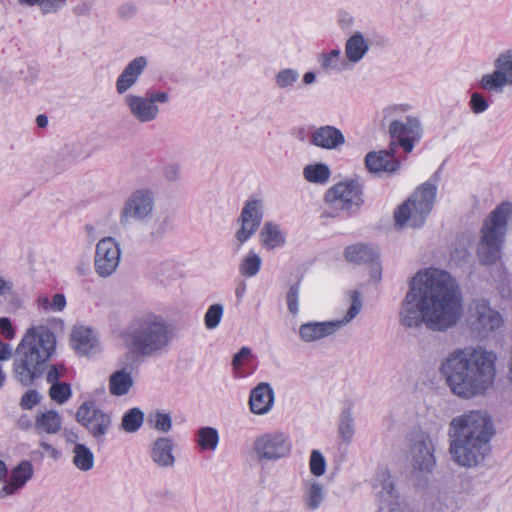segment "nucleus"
<instances>
[{
	"label": "nucleus",
	"instance_id": "f704fd0d",
	"mask_svg": "<svg viewBox=\"0 0 512 512\" xmlns=\"http://www.w3.org/2000/svg\"><path fill=\"white\" fill-rule=\"evenodd\" d=\"M73 464L81 471H89L94 466V454L84 444H76L73 448Z\"/></svg>",
	"mask_w": 512,
	"mask_h": 512
},
{
	"label": "nucleus",
	"instance_id": "4468645a",
	"mask_svg": "<svg viewBox=\"0 0 512 512\" xmlns=\"http://www.w3.org/2000/svg\"><path fill=\"white\" fill-rule=\"evenodd\" d=\"M388 133L393 139L390 146H400L405 152L410 153L414 148V142L421 139L423 131L418 117L407 116L405 122L392 120Z\"/></svg>",
	"mask_w": 512,
	"mask_h": 512
},
{
	"label": "nucleus",
	"instance_id": "052dcab7",
	"mask_svg": "<svg viewBox=\"0 0 512 512\" xmlns=\"http://www.w3.org/2000/svg\"><path fill=\"white\" fill-rule=\"evenodd\" d=\"M91 4H92L91 1H84L80 4H78L73 9L74 14L77 16L86 15L88 13V11L90 10Z\"/></svg>",
	"mask_w": 512,
	"mask_h": 512
},
{
	"label": "nucleus",
	"instance_id": "37998d69",
	"mask_svg": "<svg viewBox=\"0 0 512 512\" xmlns=\"http://www.w3.org/2000/svg\"><path fill=\"white\" fill-rule=\"evenodd\" d=\"M72 395L71 387L68 383H53L49 388V396L56 403L62 405L66 403Z\"/></svg>",
	"mask_w": 512,
	"mask_h": 512
},
{
	"label": "nucleus",
	"instance_id": "72a5a7b5",
	"mask_svg": "<svg viewBox=\"0 0 512 512\" xmlns=\"http://www.w3.org/2000/svg\"><path fill=\"white\" fill-rule=\"evenodd\" d=\"M330 175V168L324 163L310 164L303 169V176L310 183L324 184Z\"/></svg>",
	"mask_w": 512,
	"mask_h": 512
},
{
	"label": "nucleus",
	"instance_id": "20e7f679",
	"mask_svg": "<svg viewBox=\"0 0 512 512\" xmlns=\"http://www.w3.org/2000/svg\"><path fill=\"white\" fill-rule=\"evenodd\" d=\"M56 348V337L46 326L30 327L14 352L13 377L24 387L42 377ZM13 356L11 345L0 342V361Z\"/></svg>",
	"mask_w": 512,
	"mask_h": 512
},
{
	"label": "nucleus",
	"instance_id": "a211bd4d",
	"mask_svg": "<svg viewBox=\"0 0 512 512\" xmlns=\"http://www.w3.org/2000/svg\"><path fill=\"white\" fill-rule=\"evenodd\" d=\"M121 250L118 242L113 237H104L96 245L94 266L96 273L107 278L111 276L119 266Z\"/></svg>",
	"mask_w": 512,
	"mask_h": 512
},
{
	"label": "nucleus",
	"instance_id": "58836bf2",
	"mask_svg": "<svg viewBox=\"0 0 512 512\" xmlns=\"http://www.w3.org/2000/svg\"><path fill=\"white\" fill-rule=\"evenodd\" d=\"M261 264V257L254 251H250L241 261L239 271L245 277H253L260 271Z\"/></svg>",
	"mask_w": 512,
	"mask_h": 512
},
{
	"label": "nucleus",
	"instance_id": "412c9836",
	"mask_svg": "<svg viewBox=\"0 0 512 512\" xmlns=\"http://www.w3.org/2000/svg\"><path fill=\"white\" fill-rule=\"evenodd\" d=\"M71 345L81 356H91L100 351L99 339L89 327H75L71 333Z\"/></svg>",
	"mask_w": 512,
	"mask_h": 512
},
{
	"label": "nucleus",
	"instance_id": "7c9ffc66",
	"mask_svg": "<svg viewBox=\"0 0 512 512\" xmlns=\"http://www.w3.org/2000/svg\"><path fill=\"white\" fill-rule=\"evenodd\" d=\"M259 237L262 246L268 250L281 247L285 243L284 234L279 229V226L272 222H266L264 224L260 231Z\"/></svg>",
	"mask_w": 512,
	"mask_h": 512
},
{
	"label": "nucleus",
	"instance_id": "bf43d9fd",
	"mask_svg": "<svg viewBox=\"0 0 512 512\" xmlns=\"http://www.w3.org/2000/svg\"><path fill=\"white\" fill-rule=\"evenodd\" d=\"M39 446L44 451H46L52 459H54V460L59 459L60 452L57 449H55L54 447H52V445H50L46 441H40Z\"/></svg>",
	"mask_w": 512,
	"mask_h": 512
},
{
	"label": "nucleus",
	"instance_id": "c9c22d12",
	"mask_svg": "<svg viewBox=\"0 0 512 512\" xmlns=\"http://www.w3.org/2000/svg\"><path fill=\"white\" fill-rule=\"evenodd\" d=\"M195 441L201 450L214 451L219 443L218 431L213 427H201L197 430Z\"/></svg>",
	"mask_w": 512,
	"mask_h": 512
},
{
	"label": "nucleus",
	"instance_id": "bb28decb",
	"mask_svg": "<svg viewBox=\"0 0 512 512\" xmlns=\"http://www.w3.org/2000/svg\"><path fill=\"white\" fill-rule=\"evenodd\" d=\"M499 56L494 61L495 70L490 74H485L480 80V86L484 90L502 93L506 85H509L508 75L505 72Z\"/></svg>",
	"mask_w": 512,
	"mask_h": 512
},
{
	"label": "nucleus",
	"instance_id": "cd10ccee",
	"mask_svg": "<svg viewBox=\"0 0 512 512\" xmlns=\"http://www.w3.org/2000/svg\"><path fill=\"white\" fill-rule=\"evenodd\" d=\"M371 483L377 496L384 501L390 502L397 497L394 489V483L388 469L379 468L375 476L372 478Z\"/></svg>",
	"mask_w": 512,
	"mask_h": 512
},
{
	"label": "nucleus",
	"instance_id": "9b49d317",
	"mask_svg": "<svg viewBox=\"0 0 512 512\" xmlns=\"http://www.w3.org/2000/svg\"><path fill=\"white\" fill-rule=\"evenodd\" d=\"M156 193L150 188H139L125 200L119 215L121 225L128 226L135 222L147 223L153 215Z\"/></svg>",
	"mask_w": 512,
	"mask_h": 512
},
{
	"label": "nucleus",
	"instance_id": "864d4df0",
	"mask_svg": "<svg viewBox=\"0 0 512 512\" xmlns=\"http://www.w3.org/2000/svg\"><path fill=\"white\" fill-rule=\"evenodd\" d=\"M502 64H504L505 72L508 75L509 85H512V49L506 50L498 55Z\"/></svg>",
	"mask_w": 512,
	"mask_h": 512
},
{
	"label": "nucleus",
	"instance_id": "8fccbe9b",
	"mask_svg": "<svg viewBox=\"0 0 512 512\" xmlns=\"http://www.w3.org/2000/svg\"><path fill=\"white\" fill-rule=\"evenodd\" d=\"M470 105L471 110L476 114L482 113L488 108L487 100L477 92L471 95Z\"/></svg>",
	"mask_w": 512,
	"mask_h": 512
},
{
	"label": "nucleus",
	"instance_id": "39448f33",
	"mask_svg": "<svg viewBox=\"0 0 512 512\" xmlns=\"http://www.w3.org/2000/svg\"><path fill=\"white\" fill-rule=\"evenodd\" d=\"M147 65L145 56L134 58L125 66L115 83L117 93L125 95L123 103L130 115L142 124L155 121L160 115L158 104H167L170 101L169 93L163 90L148 89L143 95L127 93L136 85Z\"/></svg>",
	"mask_w": 512,
	"mask_h": 512
},
{
	"label": "nucleus",
	"instance_id": "f257e3e1",
	"mask_svg": "<svg viewBox=\"0 0 512 512\" xmlns=\"http://www.w3.org/2000/svg\"><path fill=\"white\" fill-rule=\"evenodd\" d=\"M463 313L462 293L451 275L438 269L419 271L412 278L400 304L398 320L405 329L420 328L445 332Z\"/></svg>",
	"mask_w": 512,
	"mask_h": 512
},
{
	"label": "nucleus",
	"instance_id": "6e6d98bb",
	"mask_svg": "<svg viewBox=\"0 0 512 512\" xmlns=\"http://www.w3.org/2000/svg\"><path fill=\"white\" fill-rule=\"evenodd\" d=\"M66 306V298L63 294H55L51 301V310L54 312L62 311Z\"/></svg>",
	"mask_w": 512,
	"mask_h": 512
},
{
	"label": "nucleus",
	"instance_id": "5701e85b",
	"mask_svg": "<svg viewBox=\"0 0 512 512\" xmlns=\"http://www.w3.org/2000/svg\"><path fill=\"white\" fill-rule=\"evenodd\" d=\"M345 143V136L340 129L332 125L316 128L310 136V144L326 150H336Z\"/></svg>",
	"mask_w": 512,
	"mask_h": 512
},
{
	"label": "nucleus",
	"instance_id": "f8f14e48",
	"mask_svg": "<svg viewBox=\"0 0 512 512\" xmlns=\"http://www.w3.org/2000/svg\"><path fill=\"white\" fill-rule=\"evenodd\" d=\"M441 427L436 428L435 434H431L421 428L413 430L409 435V453L414 469L431 473L436 465L435 441Z\"/></svg>",
	"mask_w": 512,
	"mask_h": 512
},
{
	"label": "nucleus",
	"instance_id": "e433bc0d",
	"mask_svg": "<svg viewBox=\"0 0 512 512\" xmlns=\"http://www.w3.org/2000/svg\"><path fill=\"white\" fill-rule=\"evenodd\" d=\"M354 419L351 409L345 408L340 415L338 424V434L342 442L349 444L354 436Z\"/></svg>",
	"mask_w": 512,
	"mask_h": 512
},
{
	"label": "nucleus",
	"instance_id": "0eeeda50",
	"mask_svg": "<svg viewBox=\"0 0 512 512\" xmlns=\"http://www.w3.org/2000/svg\"><path fill=\"white\" fill-rule=\"evenodd\" d=\"M511 208V204H502L485 219L477 245V256L482 265H492L500 260Z\"/></svg>",
	"mask_w": 512,
	"mask_h": 512
},
{
	"label": "nucleus",
	"instance_id": "dca6fc26",
	"mask_svg": "<svg viewBox=\"0 0 512 512\" xmlns=\"http://www.w3.org/2000/svg\"><path fill=\"white\" fill-rule=\"evenodd\" d=\"M263 202L258 199L249 200L244 204L237 219L239 229L235 232L237 249L247 242L259 229L263 219Z\"/></svg>",
	"mask_w": 512,
	"mask_h": 512
},
{
	"label": "nucleus",
	"instance_id": "7ed1b4c3",
	"mask_svg": "<svg viewBox=\"0 0 512 512\" xmlns=\"http://www.w3.org/2000/svg\"><path fill=\"white\" fill-rule=\"evenodd\" d=\"M494 424L486 411L471 410L449 423V454L459 466L474 468L484 462L491 450Z\"/></svg>",
	"mask_w": 512,
	"mask_h": 512
},
{
	"label": "nucleus",
	"instance_id": "f03ea898",
	"mask_svg": "<svg viewBox=\"0 0 512 512\" xmlns=\"http://www.w3.org/2000/svg\"><path fill=\"white\" fill-rule=\"evenodd\" d=\"M493 352L483 349H460L450 353L441 364V374L450 391L462 398L473 399L485 394L495 379Z\"/></svg>",
	"mask_w": 512,
	"mask_h": 512
},
{
	"label": "nucleus",
	"instance_id": "13d9d810",
	"mask_svg": "<svg viewBox=\"0 0 512 512\" xmlns=\"http://www.w3.org/2000/svg\"><path fill=\"white\" fill-rule=\"evenodd\" d=\"M13 290V282L10 279H6L0 276V296H5L11 293Z\"/></svg>",
	"mask_w": 512,
	"mask_h": 512
},
{
	"label": "nucleus",
	"instance_id": "774afa93",
	"mask_svg": "<svg viewBox=\"0 0 512 512\" xmlns=\"http://www.w3.org/2000/svg\"><path fill=\"white\" fill-rule=\"evenodd\" d=\"M36 124L40 128H45L48 125V118L45 115L40 114L36 117Z\"/></svg>",
	"mask_w": 512,
	"mask_h": 512
},
{
	"label": "nucleus",
	"instance_id": "473e14b6",
	"mask_svg": "<svg viewBox=\"0 0 512 512\" xmlns=\"http://www.w3.org/2000/svg\"><path fill=\"white\" fill-rule=\"evenodd\" d=\"M145 240L148 243H158L163 240L165 235L169 230L170 220L169 217H158L154 221L150 222V220L145 223Z\"/></svg>",
	"mask_w": 512,
	"mask_h": 512
},
{
	"label": "nucleus",
	"instance_id": "de8ad7c7",
	"mask_svg": "<svg viewBox=\"0 0 512 512\" xmlns=\"http://www.w3.org/2000/svg\"><path fill=\"white\" fill-rule=\"evenodd\" d=\"M300 292V283L293 284L287 292V306L291 314L296 315L299 312L298 297Z\"/></svg>",
	"mask_w": 512,
	"mask_h": 512
},
{
	"label": "nucleus",
	"instance_id": "ddd939ff",
	"mask_svg": "<svg viewBox=\"0 0 512 512\" xmlns=\"http://www.w3.org/2000/svg\"><path fill=\"white\" fill-rule=\"evenodd\" d=\"M76 420L101 446L105 442V435L112 427L111 415L101 410L94 402H84L77 410Z\"/></svg>",
	"mask_w": 512,
	"mask_h": 512
},
{
	"label": "nucleus",
	"instance_id": "e2e57ef3",
	"mask_svg": "<svg viewBox=\"0 0 512 512\" xmlns=\"http://www.w3.org/2000/svg\"><path fill=\"white\" fill-rule=\"evenodd\" d=\"M63 435L68 443H73L75 445L78 444L77 441L79 440V436L73 430L65 429Z\"/></svg>",
	"mask_w": 512,
	"mask_h": 512
},
{
	"label": "nucleus",
	"instance_id": "4be33fe9",
	"mask_svg": "<svg viewBox=\"0 0 512 512\" xmlns=\"http://www.w3.org/2000/svg\"><path fill=\"white\" fill-rule=\"evenodd\" d=\"M274 401V390L267 382H260L250 391L249 408L253 414H267L272 409Z\"/></svg>",
	"mask_w": 512,
	"mask_h": 512
},
{
	"label": "nucleus",
	"instance_id": "ea45409f",
	"mask_svg": "<svg viewBox=\"0 0 512 512\" xmlns=\"http://www.w3.org/2000/svg\"><path fill=\"white\" fill-rule=\"evenodd\" d=\"M67 0H18L22 5L37 6L43 15L57 13Z\"/></svg>",
	"mask_w": 512,
	"mask_h": 512
},
{
	"label": "nucleus",
	"instance_id": "1a4fd4ad",
	"mask_svg": "<svg viewBox=\"0 0 512 512\" xmlns=\"http://www.w3.org/2000/svg\"><path fill=\"white\" fill-rule=\"evenodd\" d=\"M363 303L358 291L351 295V306L346 315L340 320L334 321H310L300 325L299 338L304 343H313L335 334L342 327L350 323L362 310Z\"/></svg>",
	"mask_w": 512,
	"mask_h": 512
},
{
	"label": "nucleus",
	"instance_id": "6e6552de",
	"mask_svg": "<svg viewBox=\"0 0 512 512\" xmlns=\"http://www.w3.org/2000/svg\"><path fill=\"white\" fill-rule=\"evenodd\" d=\"M436 191V186L431 183L420 186L394 212L395 225L399 228L404 226L421 227L433 208Z\"/></svg>",
	"mask_w": 512,
	"mask_h": 512
},
{
	"label": "nucleus",
	"instance_id": "2f4dec72",
	"mask_svg": "<svg viewBox=\"0 0 512 512\" xmlns=\"http://www.w3.org/2000/svg\"><path fill=\"white\" fill-rule=\"evenodd\" d=\"M133 384V377L126 369L117 370L109 377V390L114 396L126 395Z\"/></svg>",
	"mask_w": 512,
	"mask_h": 512
},
{
	"label": "nucleus",
	"instance_id": "b1692460",
	"mask_svg": "<svg viewBox=\"0 0 512 512\" xmlns=\"http://www.w3.org/2000/svg\"><path fill=\"white\" fill-rule=\"evenodd\" d=\"M33 474L32 463L28 460L21 461L12 469L9 481L0 489V498L15 494L33 477Z\"/></svg>",
	"mask_w": 512,
	"mask_h": 512
},
{
	"label": "nucleus",
	"instance_id": "aec40b11",
	"mask_svg": "<svg viewBox=\"0 0 512 512\" xmlns=\"http://www.w3.org/2000/svg\"><path fill=\"white\" fill-rule=\"evenodd\" d=\"M345 257L349 262L356 264L369 263L371 266V277L379 280L381 267L378 262V253L369 245L355 244L346 248Z\"/></svg>",
	"mask_w": 512,
	"mask_h": 512
},
{
	"label": "nucleus",
	"instance_id": "5fc2aeb1",
	"mask_svg": "<svg viewBox=\"0 0 512 512\" xmlns=\"http://www.w3.org/2000/svg\"><path fill=\"white\" fill-rule=\"evenodd\" d=\"M0 331L3 336L7 339H13L15 336V330L12 327L11 321L9 318L2 317L0 318Z\"/></svg>",
	"mask_w": 512,
	"mask_h": 512
},
{
	"label": "nucleus",
	"instance_id": "49530a36",
	"mask_svg": "<svg viewBox=\"0 0 512 512\" xmlns=\"http://www.w3.org/2000/svg\"><path fill=\"white\" fill-rule=\"evenodd\" d=\"M309 467L311 473L316 476H322L326 471V460L319 450H313L310 455Z\"/></svg>",
	"mask_w": 512,
	"mask_h": 512
},
{
	"label": "nucleus",
	"instance_id": "680f3d73",
	"mask_svg": "<svg viewBox=\"0 0 512 512\" xmlns=\"http://www.w3.org/2000/svg\"><path fill=\"white\" fill-rule=\"evenodd\" d=\"M17 426L21 430H28L32 426V421L28 415H21L17 420Z\"/></svg>",
	"mask_w": 512,
	"mask_h": 512
},
{
	"label": "nucleus",
	"instance_id": "2eb2a0df",
	"mask_svg": "<svg viewBox=\"0 0 512 512\" xmlns=\"http://www.w3.org/2000/svg\"><path fill=\"white\" fill-rule=\"evenodd\" d=\"M254 451L260 460L277 461L291 452L289 438L281 432H269L257 437Z\"/></svg>",
	"mask_w": 512,
	"mask_h": 512
},
{
	"label": "nucleus",
	"instance_id": "09e8293b",
	"mask_svg": "<svg viewBox=\"0 0 512 512\" xmlns=\"http://www.w3.org/2000/svg\"><path fill=\"white\" fill-rule=\"evenodd\" d=\"M42 396L37 390H28L20 399V407L24 410H30L40 403Z\"/></svg>",
	"mask_w": 512,
	"mask_h": 512
},
{
	"label": "nucleus",
	"instance_id": "4d7b16f0",
	"mask_svg": "<svg viewBox=\"0 0 512 512\" xmlns=\"http://www.w3.org/2000/svg\"><path fill=\"white\" fill-rule=\"evenodd\" d=\"M60 377L61 375L57 367L54 365L50 366V369L47 371L46 375L47 382L50 383L51 385H53V383H60Z\"/></svg>",
	"mask_w": 512,
	"mask_h": 512
},
{
	"label": "nucleus",
	"instance_id": "a19ab883",
	"mask_svg": "<svg viewBox=\"0 0 512 512\" xmlns=\"http://www.w3.org/2000/svg\"><path fill=\"white\" fill-rule=\"evenodd\" d=\"M144 413L139 408L128 410L123 418L121 426L128 433L136 432L143 424Z\"/></svg>",
	"mask_w": 512,
	"mask_h": 512
},
{
	"label": "nucleus",
	"instance_id": "c03bdc74",
	"mask_svg": "<svg viewBox=\"0 0 512 512\" xmlns=\"http://www.w3.org/2000/svg\"><path fill=\"white\" fill-rule=\"evenodd\" d=\"M150 424L158 431L167 433L172 428V419L170 414L155 411L149 415Z\"/></svg>",
	"mask_w": 512,
	"mask_h": 512
},
{
	"label": "nucleus",
	"instance_id": "423d86ee",
	"mask_svg": "<svg viewBox=\"0 0 512 512\" xmlns=\"http://www.w3.org/2000/svg\"><path fill=\"white\" fill-rule=\"evenodd\" d=\"M174 338L173 326L162 316L153 313L133 318L123 332L126 347L142 358L166 353Z\"/></svg>",
	"mask_w": 512,
	"mask_h": 512
},
{
	"label": "nucleus",
	"instance_id": "69168bd1",
	"mask_svg": "<svg viewBox=\"0 0 512 512\" xmlns=\"http://www.w3.org/2000/svg\"><path fill=\"white\" fill-rule=\"evenodd\" d=\"M38 307L44 311L51 310V301L47 297H39L37 300Z\"/></svg>",
	"mask_w": 512,
	"mask_h": 512
},
{
	"label": "nucleus",
	"instance_id": "3c124183",
	"mask_svg": "<svg viewBox=\"0 0 512 512\" xmlns=\"http://www.w3.org/2000/svg\"><path fill=\"white\" fill-rule=\"evenodd\" d=\"M251 356V350L248 347H242L233 357L232 366L234 370L239 371L244 361Z\"/></svg>",
	"mask_w": 512,
	"mask_h": 512
},
{
	"label": "nucleus",
	"instance_id": "f3484780",
	"mask_svg": "<svg viewBox=\"0 0 512 512\" xmlns=\"http://www.w3.org/2000/svg\"><path fill=\"white\" fill-rule=\"evenodd\" d=\"M468 323L478 333L497 330L502 325L501 314L486 299H476L469 308Z\"/></svg>",
	"mask_w": 512,
	"mask_h": 512
},
{
	"label": "nucleus",
	"instance_id": "338daca9",
	"mask_svg": "<svg viewBox=\"0 0 512 512\" xmlns=\"http://www.w3.org/2000/svg\"><path fill=\"white\" fill-rule=\"evenodd\" d=\"M316 80V74L314 72H306L303 76V82L307 85L314 83Z\"/></svg>",
	"mask_w": 512,
	"mask_h": 512
},
{
	"label": "nucleus",
	"instance_id": "603ef678",
	"mask_svg": "<svg viewBox=\"0 0 512 512\" xmlns=\"http://www.w3.org/2000/svg\"><path fill=\"white\" fill-rule=\"evenodd\" d=\"M181 176V167L179 164L173 163L168 164L164 167V177L169 182H175L179 180Z\"/></svg>",
	"mask_w": 512,
	"mask_h": 512
},
{
	"label": "nucleus",
	"instance_id": "9d476101",
	"mask_svg": "<svg viewBox=\"0 0 512 512\" xmlns=\"http://www.w3.org/2000/svg\"><path fill=\"white\" fill-rule=\"evenodd\" d=\"M325 201L328 208L323 212V216L336 217L341 211L351 214L363 203L361 185L354 180L339 182L328 189Z\"/></svg>",
	"mask_w": 512,
	"mask_h": 512
},
{
	"label": "nucleus",
	"instance_id": "79ce46f5",
	"mask_svg": "<svg viewBox=\"0 0 512 512\" xmlns=\"http://www.w3.org/2000/svg\"><path fill=\"white\" fill-rule=\"evenodd\" d=\"M299 72L296 69L285 68L275 74V84L279 89L292 87L299 79Z\"/></svg>",
	"mask_w": 512,
	"mask_h": 512
},
{
	"label": "nucleus",
	"instance_id": "6ab92c4d",
	"mask_svg": "<svg viewBox=\"0 0 512 512\" xmlns=\"http://www.w3.org/2000/svg\"><path fill=\"white\" fill-rule=\"evenodd\" d=\"M395 148L371 151L365 156V167L370 173H394L400 167L399 160L394 156Z\"/></svg>",
	"mask_w": 512,
	"mask_h": 512
},
{
	"label": "nucleus",
	"instance_id": "a18cd8bd",
	"mask_svg": "<svg viewBox=\"0 0 512 512\" xmlns=\"http://www.w3.org/2000/svg\"><path fill=\"white\" fill-rule=\"evenodd\" d=\"M224 307L222 304H212L204 315V323L207 329L212 330L218 327L222 316Z\"/></svg>",
	"mask_w": 512,
	"mask_h": 512
},
{
	"label": "nucleus",
	"instance_id": "a878e982",
	"mask_svg": "<svg viewBox=\"0 0 512 512\" xmlns=\"http://www.w3.org/2000/svg\"><path fill=\"white\" fill-rule=\"evenodd\" d=\"M302 502L309 511L318 510L325 500V490L323 485L316 479H308L303 482Z\"/></svg>",
	"mask_w": 512,
	"mask_h": 512
},
{
	"label": "nucleus",
	"instance_id": "393cba45",
	"mask_svg": "<svg viewBox=\"0 0 512 512\" xmlns=\"http://www.w3.org/2000/svg\"><path fill=\"white\" fill-rule=\"evenodd\" d=\"M175 444L174 441L169 437L157 438L152 446L150 457L154 464L161 468L173 467L176 458L173 454Z\"/></svg>",
	"mask_w": 512,
	"mask_h": 512
},
{
	"label": "nucleus",
	"instance_id": "c756f323",
	"mask_svg": "<svg viewBox=\"0 0 512 512\" xmlns=\"http://www.w3.org/2000/svg\"><path fill=\"white\" fill-rule=\"evenodd\" d=\"M369 50V42L362 33H354L345 44V55L352 63H358Z\"/></svg>",
	"mask_w": 512,
	"mask_h": 512
},
{
	"label": "nucleus",
	"instance_id": "c85d7f7f",
	"mask_svg": "<svg viewBox=\"0 0 512 512\" xmlns=\"http://www.w3.org/2000/svg\"><path fill=\"white\" fill-rule=\"evenodd\" d=\"M62 418L55 410H49L37 414L35 420V430L38 435L56 434L61 430Z\"/></svg>",
	"mask_w": 512,
	"mask_h": 512
},
{
	"label": "nucleus",
	"instance_id": "4c0bfd02",
	"mask_svg": "<svg viewBox=\"0 0 512 512\" xmlns=\"http://www.w3.org/2000/svg\"><path fill=\"white\" fill-rule=\"evenodd\" d=\"M321 67L325 72L341 71L345 66V60L341 57L339 49H333L327 54L320 55Z\"/></svg>",
	"mask_w": 512,
	"mask_h": 512
},
{
	"label": "nucleus",
	"instance_id": "0e129e2a",
	"mask_svg": "<svg viewBox=\"0 0 512 512\" xmlns=\"http://www.w3.org/2000/svg\"><path fill=\"white\" fill-rule=\"evenodd\" d=\"M407 108L408 106L407 105H399V106H393V107H389L388 109L385 110L386 112V117L388 116H391L393 114H396V113H404L407 111Z\"/></svg>",
	"mask_w": 512,
	"mask_h": 512
}]
</instances>
